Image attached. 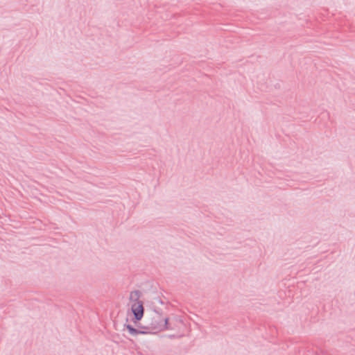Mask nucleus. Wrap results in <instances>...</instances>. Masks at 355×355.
Returning a JSON list of instances; mask_svg holds the SVG:
<instances>
[{"label":"nucleus","mask_w":355,"mask_h":355,"mask_svg":"<svg viewBox=\"0 0 355 355\" xmlns=\"http://www.w3.org/2000/svg\"><path fill=\"white\" fill-rule=\"evenodd\" d=\"M168 318H165V319H164L165 324H166H166H167V323H168Z\"/></svg>","instance_id":"obj_3"},{"label":"nucleus","mask_w":355,"mask_h":355,"mask_svg":"<svg viewBox=\"0 0 355 355\" xmlns=\"http://www.w3.org/2000/svg\"><path fill=\"white\" fill-rule=\"evenodd\" d=\"M126 328L130 334L135 335L138 333V331L137 329H135L129 324L126 325Z\"/></svg>","instance_id":"obj_2"},{"label":"nucleus","mask_w":355,"mask_h":355,"mask_svg":"<svg viewBox=\"0 0 355 355\" xmlns=\"http://www.w3.org/2000/svg\"><path fill=\"white\" fill-rule=\"evenodd\" d=\"M141 293L139 291H132L130 294L131 310L137 321L140 320L144 316V306L140 300Z\"/></svg>","instance_id":"obj_1"}]
</instances>
